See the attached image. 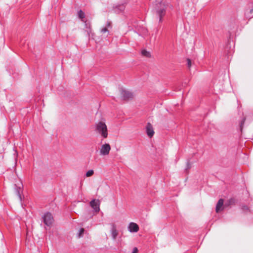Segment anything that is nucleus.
Segmentation results:
<instances>
[{"label":"nucleus","instance_id":"f257e3e1","mask_svg":"<svg viewBox=\"0 0 253 253\" xmlns=\"http://www.w3.org/2000/svg\"><path fill=\"white\" fill-rule=\"evenodd\" d=\"M95 131L101 136L106 138L108 136V130L105 123L103 121H99L95 124Z\"/></svg>","mask_w":253,"mask_h":253},{"label":"nucleus","instance_id":"f03ea898","mask_svg":"<svg viewBox=\"0 0 253 253\" xmlns=\"http://www.w3.org/2000/svg\"><path fill=\"white\" fill-rule=\"evenodd\" d=\"M167 5L165 2H160L157 5V13L159 17V22H162L163 17L165 15Z\"/></svg>","mask_w":253,"mask_h":253},{"label":"nucleus","instance_id":"7ed1b4c3","mask_svg":"<svg viewBox=\"0 0 253 253\" xmlns=\"http://www.w3.org/2000/svg\"><path fill=\"white\" fill-rule=\"evenodd\" d=\"M44 223L48 226H50L53 222V217L50 212H46L42 217Z\"/></svg>","mask_w":253,"mask_h":253},{"label":"nucleus","instance_id":"20e7f679","mask_svg":"<svg viewBox=\"0 0 253 253\" xmlns=\"http://www.w3.org/2000/svg\"><path fill=\"white\" fill-rule=\"evenodd\" d=\"M78 17L80 19H81L83 22L86 23V21L85 20V14L82 10H80V11H78ZM85 26H86V28H87V29L86 30V31L87 32L88 34L89 35L90 33H91L90 25H89L88 26L87 24L85 23Z\"/></svg>","mask_w":253,"mask_h":253},{"label":"nucleus","instance_id":"39448f33","mask_svg":"<svg viewBox=\"0 0 253 253\" xmlns=\"http://www.w3.org/2000/svg\"><path fill=\"white\" fill-rule=\"evenodd\" d=\"M111 150L110 146L109 144H105L102 145L100 153L101 155L105 156L109 154Z\"/></svg>","mask_w":253,"mask_h":253},{"label":"nucleus","instance_id":"423d86ee","mask_svg":"<svg viewBox=\"0 0 253 253\" xmlns=\"http://www.w3.org/2000/svg\"><path fill=\"white\" fill-rule=\"evenodd\" d=\"M100 202L99 200H96L95 199L92 200L90 202V207L93 209L94 211L98 212L100 210L99 208Z\"/></svg>","mask_w":253,"mask_h":253},{"label":"nucleus","instance_id":"0eeeda50","mask_svg":"<svg viewBox=\"0 0 253 253\" xmlns=\"http://www.w3.org/2000/svg\"><path fill=\"white\" fill-rule=\"evenodd\" d=\"M120 91L123 98L125 100L128 99L132 97V94L129 91L122 88Z\"/></svg>","mask_w":253,"mask_h":253},{"label":"nucleus","instance_id":"6e6552de","mask_svg":"<svg viewBox=\"0 0 253 253\" xmlns=\"http://www.w3.org/2000/svg\"><path fill=\"white\" fill-rule=\"evenodd\" d=\"M128 229L130 232H137L139 230V226L135 223L130 222L128 225Z\"/></svg>","mask_w":253,"mask_h":253},{"label":"nucleus","instance_id":"1a4fd4ad","mask_svg":"<svg viewBox=\"0 0 253 253\" xmlns=\"http://www.w3.org/2000/svg\"><path fill=\"white\" fill-rule=\"evenodd\" d=\"M146 128L148 136L150 137L153 136L154 134V131L152 126L150 123H148Z\"/></svg>","mask_w":253,"mask_h":253},{"label":"nucleus","instance_id":"9d476101","mask_svg":"<svg viewBox=\"0 0 253 253\" xmlns=\"http://www.w3.org/2000/svg\"><path fill=\"white\" fill-rule=\"evenodd\" d=\"M118 231L116 229V226L114 224H112L111 229V235L114 240L116 239L118 236Z\"/></svg>","mask_w":253,"mask_h":253},{"label":"nucleus","instance_id":"9b49d317","mask_svg":"<svg viewBox=\"0 0 253 253\" xmlns=\"http://www.w3.org/2000/svg\"><path fill=\"white\" fill-rule=\"evenodd\" d=\"M223 205V200L222 199H220L216 206V212H218L219 211L222 210V206Z\"/></svg>","mask_w":253,"mask_h":253},{"label":"nucleus","instance_id":"f8f14e48","mask_svg":"<svg viewBox=\"0 0 253 253\" xmlns=\"http://www.w3.org/2000/svg\"><path fill=\"white\" fill-rule=\"evenodd\" d=\"M141 53H142V55L146 56V57H150V52L147 51L146 50H143L141 52Z\"/></svg>","mask_w":253,"mask_h":253},{"label":"nucleus","instance_id":"ddd939ff","mask_svg":"<svg viewBox=\"0 0 253 253\" xmlns=\"http://www.w3.org/2000/svg\"><path fill=\"white\" fill-rule=\"evenodd\" d=\"M94 173V171L92 169L89 170L86 172L85 176L86 177H90L92 176Z\"/></svg>","mask_w":253,"mask_h":253},{"label":"nucleus","instance_id":"4468645a","mask_svg":"<svg viewBox=\"0 0 253 253\" xmlns=\"http://www.w3.org/2000/svg\"><path fill=\"white\" fill-rule=\"evenodd\" d=\"M110 26V23L108 22L107 24V27H105L101 29V32L103 33H105L106 32H107L108 31L107 28H108V27H109Z\"/></svg>","mask_w":253,"mask_h":253},{"label":"nucleus","instance_id":"2eb2a0df","mask_svg":"<svg viewBox=\"0 0 253 253\" xmlns=\"http://www.w3.org/2000/svg\"><path fill=\"white\" fill-rule=\"evenodd\" d=\"M16 190H17V195H18V197H19V198L21 199V193L22 192V189L20 187H19L18 188H17Z\"/></svg>","mask_w":253,"mask_h":253},{"label":"nucleus","instance_id":"dca6fc26","mask_svg":"<svg viewBox=\"0 0 253 253\" xmlns=\"http://www.w3.org/2000/svg\"><path fill=\"white\" fill-rule=\"evenodd\" d=\"M84 228H81L80 230V232H79V237H82V236H83V235L84 234Z\"/></svg>","mask_w":253,"mask_h":253},{"label":"nucleus","instance_id":"f3484780","mask_svg":"<svg viewBox=\"0 0 253 253\" xmlns=\"http://www.w3.org/2000/svg\"><path fill=\"white\" fill-rule=\"evenodd\" d=\"M125 9V6L124 5H121L118 6L117 9H119L120 11H122Z\"/></svg>","mask_w":253,"mask_h":253},{"label":"nucleus","instance_id":"a211bd4d","mask_svg":"<svg viewBox=\"0 0 253 253\" xmlns=\"http://www.w3.org/2000/svg\"><path fill=\"white\" fill-rule=\"evenodd\" d=\"M187 65L188 68H190L191 66V61L190 59H187Z\"/></svg>","mask_w":253,"mask_h":253},{"label":"nucleus","instance_id":"6ab92c4d","mask_svg":"<svg viewBox=\"0 0 253 253\" xmlns=\"http://www.w3.org/2000/svg\"><path fill=\"white\" fill-rule=\"evenodd\" d=\"M138 253V249L137 248L135 247L133 249V251L132 253Z\"/></svg>","mask_w":253,"mask_h":253},{"label":"nucleus","instance_id":"aec40b11","mask_svg":"<svg viewBox=\"0 0 253 253\" xmlns=\"http://www.w3.org/2000/svg\"><path fill=\"white\" fill-rule=\"evenodd\" d=\"M253 9L250 10V13H251V14H252V13H253Z\"/></svg>","mask_w":253,"mask_h":253}]
</instances>
